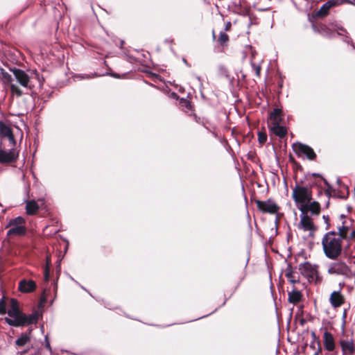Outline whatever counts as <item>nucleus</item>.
<instances>
[{"instance_id":"f257e3e1","label":"nucleus","mask_w":355,"mask_h":355,"mask_svg":"<svg viewBox=\"0 0 355 355\" xmlns=\"http://www.w3.org/2000/svg\"><path fill=\"white\" fill-rule=\"evenodd\" d=\"M292 198L299 210L308 209L312 216H319L321 205L313 200L312 187L302 182H296L292 189Z\"/></svg>"},{"instance_id":"f03ea898","label":"nucleus","mask_w":355,"mask_h":355,"mask_svg":"<svg viewBox=\"0 0 355 355\" xmlns=\"http://www.w3.org/2000/svg\"><path fill=\"white\" fill-rule=\"evenodd\" d=\"M9 317L5 318L6 322L12 327H25L35 324L39 320V313L37 311L31 314H26L21 311L17 300H10V307L8 310Z\"/></svg>"},{"instance_id":"7ed1b4c3","label":"nucleus","mask_w":355,"mask_h":355,"mask_svg":"<svg viewBox=\"0 0 355 355\" xmlns=\"http://www.w3.org/2000/svg\"><path fill=\"white\" fill-rule=\"evenodd\" d=\"M341 236L338 233L332 231L326 233L322 239V245L324 253L327 257L331 259H336L342 252Z\"/></svg>"},{"instance_id":"20e7f679","label":"nucleus","mask_w":355,"mask_h":355,"mask_svg":"<svg viewBox=\"0 0 355 355\" xmlns=\"http://www.w3.org/2000/svg\"><path fill=\"white\" fill-rule=\"evenodd\" d=\"M300 220L297 225V229L304 232H308L310 236H313L314 232L317 230V227L313 222V216L311 214L310 215L309 214L310 213V210L308 209H302L300 210Z\"/></svg>"},{"instance_id":"39448f33","label":"nucleus","mask_w":355,"mask_h":355,"mask_svg":"<svg viewBox=\"0 0 355 355\" xmlns=\"http://www.w3.org/2000/svg\"><path fill=\"white\" fill-rule=\"evenodd\" d=\"M328 273L330 275H342L349 277L352 275V270L349 267L341 261L332 262L328 265Z\"/></svg>"},{"instance_id":"423d86ee","label":"nucleus","mask_w":355,"mask_h":355,"mask_svg":"<svg viewBox=\"0 0 355 355\" xmlns=\"http://www.w3.org/2000/svg\"><path fill=\"white\" fill-rule=\"evenodd\" d=\"M254 202L259 211L263 214H275L279 210V207L272 199L266 200H255Z\"/></svg>"},{"instance_id":"0eeeda50","label":"nucleus","mask_w":355,"mask_h":355,"mask_svg":"<svg viewBox=\"0 0 355 355\" xmlns=\"http://www.w3.org/2000/svg\"><path fill=\"white\" fill-rule=\"evenodd\" d=\"M0 75L3 83L4 84L10 85V92L12 95H15L18 98L23 95V92L19 88V87L12 83L13 78L9 73H8L5 69L1 68Z\"/></svg>"},{"instance_id":"6e6552de","label":"nucleus","mask_w":355,"mask_h":355,"mask_svg":"<svg viewBox=\"0 0 355 355\" xmlns=\"http://www.w3.org/2000/svg\"><path fill=\"white\" fill-rule=\"evenodd\" d=\"M318 266L306 261L299 265L300 273L309 282L313 281L318 277Z\"/></svg>"},{"instance_id":"1a4fd4ad","label":"nucleus","mask_w":355,"mask_h":355,"mask_svg":"<svg viewBox=\"0 0 355 355\" xmlns=\"http://www.w3.org/2000/svg\"><path fill=\"white\" fill-rule=\"evenodd\" d=\"M15 76L17 81L24 87L31 89V82L28 75L22 69L12 68L10 69Z\"/></svg>"},{"instance_id":"9d476101","label":"nucleus","mask_w":355,"mask_h":355,"mask_svg":"<svg viewBox=\"0 0 355 355\" xmlns=\"http://www.w3.org/2000/svg\"><path fill=\"white\" fill-rule=\"evenodd\" d=\"M294 152L297 156L305 155L309 160H313L316 155L313 150L309 146L302 144H295L293 146Z\"/></svg>"},{"instance_id":"9b49d317","label":"nucleus","mask_w":355,"mask_h":355,"mask_svg":"<svg viewBox=\"0 0 355 355\" xmlns=\"http://www.w3.org/2000/svg\"><path fill=\"white\" fill-rule=\"evenodd\" d=\"M343 355H355V341L349 337H343L339 340Z\"/></svg>"},{"instance_id":"f8f14e48","label":"nucleus","mask_w":355,"mask_h":355,"mask_svg":"<svg viewBox=\"0 0 355 355\" xmlns=\"http://www.w3.org/2000/svg\"><path fill=\"white\" fill-rule=\"evenodd\" d=\"M19 152L12 148L9 151L0 149V164H10L17 161Z\"/></svg>"},{"instance_id":"ddd939ff","label":"nucleus","mask_w":355,"mask_h":355,"mask_svg":"<svg viewBox=\"0 0 355 355\" xmlns=\"http://www.w3.org/2000/svg\"><path fill=\"white\" fill-rule=\"evenodd\" d=\"M313 31L326 37H332L334 34V30L330 28L327 25L322 22L313 23L311 25Z\"/></svg>"},{"instance_id":"4468645a","label":"nucleus","mask_w":355,"mask_h":355,"mask_svg":"<svg viewBox=\"0 0 355 355\" xmlns=\"http://www.w3.org/2000/svg\"><path fill=\"white\" fill-rule=\"evenodd\" d=\"M341 4L338 0H329L324 3L315 13L317 17H324L329 13V10Z\"/></svg>"},{"instance_id":"2eb2a0df","label":"nucleus","mask_w":355,"mask_h":355,"mask_svg":"<svg viewBox=\"0 0 355 355\" xmlns=\"http://www.w3.org/2000/svg\"><path fill=\"white\" fill-rule=\"evenodd\" d=\"M212 36L214 40H216V47L218 48V51H224L228 46L230 41L229 35L225 32L221 31L218 38L216 40L215 32L213 31Z\"/></svg>"},{"instance_id":"dca6fc26","label":"nucleus","mask_w":355,"mask_h":355,"mask_svg":"<svg viewBox=\"0 0 355 355\" xmlns=\"http://www.w3.org/2000/svg\"><path fill=\"white\" fill-rule=\"evenodd\" d=\"M329 302L334 308H338L343 305L345 302V297L341 293V288L339 291H333L329 297Z\"/></svg>"},{"instance_id":"f3484780","label":"nucleus","mask_w":355,"mask_h":355,"mask_svg":"<svg viewBox=\"0 0 355 355\" xmlns=\"http://www.w3.org/2000/svg\"><path fill=\"white\" fill-rule=\"evenodd\" d=\"M36 284L32 279H23L19 281L18 289L20 292L24 293H31L35 290Z\"/></svg>"},{"instance_id":"a211bd4d","label":"nucleus","mask_w":355,"mask_h":355,"mask_svg":"<svg viewBox=\"0 0 355 355\" xmlns=\"http://www.w3.org/2000/svg\"><path fill=\"white\" fill-rule=\"evenodd\" d=\"M323 345L328 352H332L336 347L334 338L331 333L326 331L323 334Z\"/></svg>"},{"instance_id":"6ab92c4d","label":"nucleus","mask_w":355,"mask_h":355,"mask_svg":"<svg viewBox=\"0 0 355 355\" xmlns=\"http://www.w3.org/2000/svg\"><path fill=\"white\" fill-rule=\"evenodd\" d=\"M228 9L235 14L243 16L248 15L250 11L249 8L242 6L240 1L232 3L228 6Z\"/></svg>"},{"instance_id":"aec40b11","label":"nucleus","mask_w":355,"mask_h":355,"mask_svg":"<svg viewBox=\"0 0 355 355\" xmlns=\"http://www.w3.org/2000/svg\"><path fill=\"white\" fill-rule=\"evenodd\" d=\"M282 111L281 109L275 108L270 112L269 116V128L271 126L281 124L282 121Z\"/></svg>"},{"instance_id":"412c9836","label":"nucleus","mask_w":355,"mask_h":355,"mask_svg":"<svg viewBox=\"0 0 355 355\" xmlns=\"http://www.w3.org/2000/svg\"><path fill=\"white\" fill-rule=\"evenodd\" d=\"M285 276L288 280L293 284L300 282V277L297 272L294 271L293 268L288 266L285 271Z\"/></svg>"},{"instance_id":"4be33fe9","label":"nucleus","mask_w":355,"mask_h":355,"mask_svg":"<svg viewBox=\"0 0 355 355\" xmlns=\"http://www.w3.org/2000/svg\"><path fill=\"white\" fill-rule=\"evenodd\" d=\"M31 331L32 330L29 329L28 332L22 333L15 340V345L19 347H21L30 343Z\"/></svg>"},{"instance_id":"5701e85b","label":"nucleus","mask_w":355,"mask_h":355,"mask_svg":"<svg viewBox=\"0 0 355 355\" xmlns=\"http://www.w3.org/2000/svg\"><path fill=\"white\" fill-rule=\"evenodd\" d=\"M288 302L293 304H296L300 302L302 299V294L301 291L297 289H293L291 291L288 293Z\"/></svg>"},{"instance_id":"b1692460","label":"nucleus","mask_w":355,"mask_h":355,"mask_svg":"<svg viewBox=\"0 0 355 355\" xmlns=\"http://www.w3.org/2000/svg\"><path fill=\"white\" fill-rule=\"evenodd\" d=\"M12 227L8 231L7 236H23L26 232L25 225L11 226Z\"/></svg>"},{"instance_id":"393cba45","label":"nucleus","mask_w":355,"mask_h":355,"mask_svg":"<svg viewBox=\"0 0 355 355\" xmlns=\"http://www.w3.org/2000/svg\"><path fill=\"white\" fill-rule=\"evenodd\" d=\"M270 130L275 135L284 138L287 135V129L281 124L270 127Z\"/></svg>"},{"instance_id":"a878e982","label":"nucleus","mask_w":355,"mask_h":355,"mask_svg":"<svg viewBox=\"0 0 355 355\" xmlns=\"http://www.w3.org/2000/svg\"><path fill=\"white\" fill-rule=\"evenodd\" d=\"M0 135L14 141V137L11 128L3 121H0Z\"/></svg>"},{"instance_id":"bb28decb","label":"nucleus","mask_w":355,"mask_h":355,"mask_svg":"<svg viewBox=\"0 0 355 355\" xmlns=\"http://www.w3.org/2000/svg\"><path fill=\"white\" fill-rule=\"evenodd\" d=\"M39 205L35 200H29L26 203V212L28 215L33 216L37 214Z\"/></svg>"},{"instance_id":"cd10ccee","label":"nucleus","mask_w":355,"mask_h":355,"mask_svg":"<svg viewBox=\"0 0 355 355\" xmlns=\"http://www.w3.org/2000/svg\"><path fill=\"white\" fill-rule=\"evenodd\" d=\"M180 105L182 110L189 115H192L193 114V107L190 101L182 98L180 101Z\"/></svg>"},{"instance_id":"c85d7f7f","label":"nucleus","mask_w":355,"mask_h":355,"mask_svg":"<svg viewBox=\"0 0 355 355\" xmlns=\"http://www.w3.org/2000/svg\"><path fill=\"white\" fill-rule=\"evenodd\" d=\"M25 219L23 217L18 216L14 219H12L8 224V226H17V225H24Z\"/></svg>"},{"instance_id":"c756f323","label":"nucleus","mask_w":355,"mask_h":355,"mask_svg":"<svg viewBox=\"0 0 355 355\" xmlns=\"http://www.w3.org/2000/svg\"><path fill=\"white\" fill-rule=\"evenodd\" d=\"M258 141L260 144H264L267 141V135L264 132H258Z\"/></svg>"},{"instance_id":"7c9ffc66","label":"nucleus","mask_w":355,"mask_h":355,"mask_svg":"<svg viewBox=\"0 0 355 355\" xmlns=\"http://www.w3.org/2000/svg\"><path fill=\"white\" fill-rule=\"evenodd\" d=\"M8 313L6 310V303L3 298L0 300V315H5Z\"/></svg>"},{"instance_id":"2f4dec72","label":"nucleus","mask_w":355,"mask_h":355,"mask_svg":"<svg viewBox=\"0 0 355 355\" xmlns=\"http://www.w3.org/2000/svg\"><path fill=\"white\" fill-rule=\"evenodd\" d=\"M338 230L339 233L338 234L341 236V239L343 240V239L345 238L347 235L348 227L343 225L342 227L338 228Z\"/></svg>"},{"instance_id":"473e14b6","label":"nucleus","mask_w":355,"mask_h":355,"mask_svg":"<svg viewBox=\"0 0 355 355\" xmlns=\"http://www.w3.org/2000/svg\"><path fill=\"white\" fill-rule=\"evenodd\" d=\"M252 67L255 72V74L257 77L260 76L261 73V66L254 63L252 64Z\"/></svg>"},{"instance_id":"72a5a7b5","label":"nucleus","mask_w":355,"mask_h":355,"mask_svg":"<svg viewBox=\"0 0 355 355\" xmlns=\"http://www.w3.org/2000/svg\"><path fill=\"white\" fill-rule=\"evenodd\" d=\"M336 30L338 31V35H343L346 33V30L343 26H336Z\"/></svg>"},{"instance_id":"f704fd0d","label":"nucleus","mask_w":355,"mask_h":355,"mask_svg":"<svg viewBox=\"0 0 355 355\" xmlns=\"http://www.w3.org/2000/svg\"><path fill=\"white\" fill-rule=\"evenodd\" d=\"M49 274H50L49 268L48 266H46L45 270H44V281L45 282H48L49 281Z\"/></svg>"},{"instance_id":"c9c22d12","label":"nucleus","mask_w":355,"mask_h":355,"mask_svg":"<svg viewBox=\"0 0 355 355\" xmlns=\"http://www.w3.org/2000/svg\"><path fill=\"white\" fill-rule=\"evenodd\" d=\"M232 28V23L230 21H227L225 26V31H230Z\"/></svg>"},{"instance_id":"e433bc0d","label":"nucleus","mask_w":355,"mask_h":355,"mask_svg":"<svg viewBox=\"0 0 355 355\" xmlns=\"http://www.w3.org/2000/svg\"><path fill=\"white\" fill-rule=\"evenodd\" d=\"M323 219L324 220L325 223L327 224V225H329V217L328 216H323Z\"/></svg>"},{"instance_id":"4c0bfd02","label":"nucleus","mask_w":355,"mask_h":355,"mask_svg":"<svg viewBox=\"0 0 355 355\" xmlns=\"http://www.w3.org/2000/svg\"><path fill=\"white\" fill-rule=\"evenodd\" d=\"M46 349H48L49 351H51V345L49 340H46V345H45Z\"/></svg>"},{"instance_id":"58836bf2","label":"nucleus","mask_w":355,"mask_h":355,"mask_svg":"<svg viewBox=\"0 0 355 355\" xmlns=\"http://www.w3.org/2000/svg\"><path fill=\"white\" fill-rule=\"evenodd\" d=\"M123 44H124V42L123 40H119V44H116V45H119L120 48H122Z\"/></svg>"},{"instance_id":"ea45409f","label":"nucleus","mask_w":355,"mask_h":355,"mask_svg":"<svg viewBox=\"0 0 355 355\" xmlns=\"http://www.w3.org/2000/svg\"><path fill=\"white\" fill-rule=\"evenodd\" d=\"M351 237L355 241V230H353L351 233Z\"/></svg>"},{"instance_id":"a19ab883","label":"nucleus","mask_w":355,"mask_h":355,"mask_svg":"<svg viewBox=\"0 0 355 355\" xmlns=\"http://www.w3.org/2000/svg\"><path fill=\"white\" fill-rule=\"evenodd\" d=\"M27 352H28V349L24 350V351H23V352H18L17 354H18L19 355H24V354L27 353Z\"/></svg>"},{"instance_id":"79ce46f5","label":"nucleus","mask_w":355,"mask_h":355,"mask_svg":"<svg viewBox=\"0 0 355 355\" xmlns=\"http://www.w3.org/2000/svg\"><path fill=\"white\" fill-rule=\"evenodd\" d=\"M238 286H239V285H237V286H236V288H234V290L233 293H234V292H235V291L236 290V288H237V287H238Z\"/></svg>"}]
</instances>
